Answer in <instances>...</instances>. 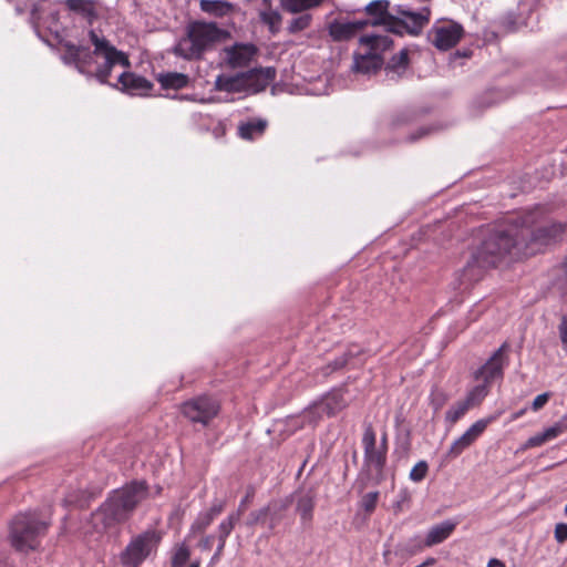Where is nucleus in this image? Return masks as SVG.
I'll use <instances>...</instances> for the list:
<instances>
[{"label":"nucleus","instance_id":"44","mask_svg":"<svg viewBox=\"0 0 567 567\" xmlns=\"http://www.w3.org/2000/svg\"><path fill=\"white\" fill-rule=\"evenodd\" d=\"M550 394L548 392L537 395L532 403V409L538 411L548 402Z\"/></svg>","mask_w":567,"mask_h":567},{"label":"nucleus","instance_id":"19","mask_svg":"<svg viewBox=\"0 0 567 567\" xmlns=\"http://www.w3.org/2000/svg\"><path fill=\"white\" fill-rule=\"evenodd\" d=\"M268 127V121L260 117H254L248 121H241L237 126V135L245 141H255L261 137Z\"/></svg>","mask_w":567,"mask_h":567},{"label":"nucleus","instance_id":"32","mask_svg":"<svg viewBox=\"0 0 567 567\" xmlns=\"http://www.w3.org/2000/svg\"><path fill=\"white\" fill-rule=\"evenodd\" d=\"M472 406L467 403V401L464 399L462 401L456 402L453 404L446 412V420L451 423H455L457 420H460L467 410H470Z\"/></svg>","mask_w":567,"mask_h":567},{"label":"nucleus","instance_id":"20","mask_svg":"<svg viewBox=\"0 0 567 567\" xmlns=\"http://www.w3.org/2000/svg\"><path fill=\"white\" fill-rule=\"evenodd\" d=\"M215 90L227 93L247 92L245 72L235 75L219 74L215 80Z\"/></svg>","mask_w":567,"mask_h":567},{"label":"nucleus","instance_id":"50","mask_svg":"<svg viewBox=\"0 0 567 567\" xmlns=\"http://www.w3.org/2000/svg\"><path fill=\"white\" fill-rule=\"evenodd\" d=\"M435 564V559L430 557L427 558L424 563H422L421 565H419L417 567H429V566H432Z\"/></svg>","mask_w":567,"mask_h":567},{"label":"nucleus","instance_id":"47","mask_svg":"<svg viewBox=\"0 0 567 567\" xmlns=\"http://www.w3.org/2000/svg\"><path fill=\"white\" fill-rule=\"evenodd\" d=\"M214 539H215V536L214 535H205L204 537H202V539L199 540L198 543V547L202 549V550H210L213 545H214Z\"/></svg>","mask_w":567,"mask_h":567},{"label":"nucleus","instance_id":"21","mask_svg":"<svg viewBox=\"0 0 567 567\" xmlns=\"http://www.w3.org/2000/svg\"><path fill=\"white\" fill-rule=\"evenodd\" d=\"M567 415L560 421L554 424L553 426L546 429L543 433L536 434L529 437L526 442V447H535L540 446L545 442L557 437L559 434L567 430Z\"/></svg>","mask_w":567,"mask_h":567},{"label":"nucleus","instance_id":"39","mask_svg":"<svg viewBox=\"0 0 567 567\" xmlns=\"http://www.w3.org/2000/svg\"><path fill=\"white\" fill-rule=\"evenodd\" d=\"M206 28L205 24L197 23L194 25L193 30L189 31L188 35H228L227 33H215L216 31L215 27L213 24L207 25V30H204Z\"/></svg>","mask_w":567,"mask_h":567},{"label":"nucleus","instance_id":"12","mask_svg":"<svg viewBox=\"0 0 567 567\" xmlns=\"http://www.w3.org/2000/svg\"><path fill=\"white\" fill-rule=\"evenodd\" d=\"M507 343H503L487 362L475 372V379H482L485 383L489 384L492 380L501 378L503 375V368L507 361Z\"/></svg>","mask_w":567,"mask_h":567},{"label":"nucleus","instance_id":"33","mask_svg":"<svg viewBox=\"0 0 567 567\" xmlns=\"http://www.w3.org/2000/svg\"><path fill=\"white\" fill-rule=\"evenodd\" d=\"M408 64V50L403 49L399 52V54L392 56V59L389 61L386 65V69L399 73L401 71H404Z\"/></svg>","mask_w":567,"mask_h":567},{"label":"nucleus","instance_id":"48","mask_svg":"<svg viewBox=\"0 0 567 567\" xmlns=\"http://www.w3.org/2000/svg\"><path fill=\"white\" fill-rule=\"evenodd\" d=\"M348 357H349V355H343L342 358L337 359V360L333 362L332 370H338V369L343 368V367L347 364V362H348Z\"/></svg>","mask_w":567,"mask_h":567},{"label":"nucleus","instance_id":"36","mask_svg":"<svg viewBox=\"0 0 567 567\" xmlns=\"http://www.w3.org/2000/svg\"><path fill=\"white\" fill-rule=\"evenodd\" d=\"M429 472V465L425 461L417 462L410 472V480L413 482H421L425 478Z\"/></svg>","mask_w":567,"mask_h":567},{"label":"nucleus","instance_id":"22","mask_svg":"<svg viewBox=\"0 0 567 567\" xmlns=\"http://www.w3.org/2000/svg\"><path fill=\"white\" fill-rule=\"evenodd\" d=\"M456 524L451 520H445L439 525L433 526L425 538L424 545L431 547L445 540L455 529Z\"/></svg>","mask_w":567,"mask_h":567},{"label":"nucleus","instance_id":"55","mask_svg":"<svg viewBox=\"0 0 567 567\" xmlns=\"http://www.w3.org/2000/svg\"><path fill=\"white\" fill-rule=\"evenodd\" d=\"M563 267L567 270V256H566V259L563 262Z\"/></svg>","mask_w":567,"mask_h":567},{"label":"nucleus","instance_id":"14","mask_svg":"<svg viewBox=\"0 0 567 567\" xmlns=\"http://www.w3.org/2000/svg\"><path fill=\"white\" fill-rule=\"evenodd\" d=\"M276 69L272 66L255 68L246 71V91L250 93H259L265 91L276 79Z\"/></svg>","mask_w":567,"mask_h":567},{"label":"nucleus","instance_id":"5","mask_svg":"<svg viewBox=\"0 0 567 567\" xmlns=\"http://www.w3.org/2000/svg\"><path fill=\"white\" fill-rule=\"evenodd\" d=\"M49 522L39 517L34 512L16 515L9 525V540L17 551L35 550L41 539L47 535Z\"/></svg>","mask_w":567,"mask_h":567},{"label":"nucleus","instance_id":"4","mask_svg":"<svg viewBox=\"0 0 567 567\" xmlns=\"http://www.w3.org/2000/svg\"><path fill=\"white\" fill-rule=\"evenodd\" d=\"M514 220L525 254H534L560 243L567 230V223L549 219L548 210L542 205H536Z\"/></svg>","mask_w":567,"mask_h":567},{"label":"nucleus","instance_id":"56","mask_svg":"<svg viewBox=\"0 0 567 567\" xmlns=\"http://www.w3.org/2000/svg\"><path fill=\"white\" fill-rule=\"evenodd\" d=\"M565 514L567 515V505L565 506Z\"/></svg>","mask_w":567,"mask_h":567},{"label":"nucleus","instance_id":"23","mask_svg":"<svg viewBox=\"0 0 567 567\" xmlns=\"http://www.w3.org/2000/svg\"><path fill=\"white\" fill-rule=\"evenodd\" d=\"M157 81L164 90H181L188 85L189 78L184 73L167 72L158 74Z\"/></svg>","mask_w":567,"mask_h":567},{"label":"nucleus","instance_id":"51","mask_svg":"<svg viewBox=\"0 0 567 567\" xmlns=\"http://www.w3.org/2000/svg\"><path fill=\"white\" fill-rule=\"evenodd\" d=\"M456 55H457V56H465V58H467V56H471V55H472V52H471V51H468V50H465V51H463V52L457 51V52H456Z\"/></svg>","mask_w":567,"mask_h":567},{"label":"nucleus","instance_id":"16","mask_svg":"<svg viewBox=\"0 0 567 567\" xmlns=\"http://www.w3.org/2000/svg\"><path fill=\"white\" fill-rule=\"evenodd\" d=\"M227 63L231 68H244L257 55L258 49L251 43H236L225 50Z\"/></svg>","mask_w":567,"mask_h":567},{"label":"nucleus","instance_id":"35","mask_svg":"<svg viewBox=\"0 0 567 567\" xmlns=\"http://www.w3.org/2000/svg\"><path fill=\"white\" fill-rule=\"evenodd\" d=\"M310 22H311V16L308 13L301 14L299 17H295L289 22L288 31L291 33L301 32L310 25Z\"/></svg>","mask_w":567,"mask_h":567},{"label":"nucleus","instance_id":"10","mask_svg":"<svg viewBox=\"0 0 567 567\" xmlns=\"http://www.w3.org/2000/svg\"><path fill=\"white\" fill-rule=\"evenodd\" d=\"M429 17L430 11L426 9L422 12L403 11L400 18H392L389 32L402 34L405 31L416 35L429 23Z\"/></svg>","mask_w":567,"mask_h":567},{"label":"nucleus","instance_id":"54","mask_svg":"<svg viewBox=\"0 0 567 567\" xmlns=\"http://www.w3.org/2000/svg\"><path fill=\"white\" fill-rule=\"evenodd\" d=\"M523 413H524V410H522V411L517 412V413L514 415V417L516 419V417L520 416Z\"/></svg>","mask_w":567,"mask_h":567},{"label":"nucleus","instance_id":"42","mask_svg":"<svg viewBox=\"0 0 567 567\" xmlns=\"http://www.w3.org/2000/svg\"><path fill=\"white\" fill-rule=\"evenodd\" d=\"M558 331L563 348L567 352V313L561 317Z\"/></svg>","mask_w":567,"mask_h":567},{"label":"nucleus","instance_id":"11","mask_svg":"<svg viewBox=\"0 0 567 567\" xmlns=\"http://www.w3.org/2000/svg\"><path fill=\"white\" fill-rule=\"evenodd\" d=\"M389 1L388 0H375L370 2L365 7V20L357 19V32L363 30L367 25H384L385 30L389 31L390 21L392 16L388 13Z\"/></svg>","mask_w":567,"mask_h":567},{"label":"nucleus","instance_id":"45","mask_svg":"<svg viewBox=\"0 0 567 567\" xmlns=\"http://www.w3.org/2000/svg\"><path fill=\"white\" fill-rule=\"evenodd\" d=\"M333 399H334V396L327 398L320 404L315 405L313 409L318 412H326L328 415H331L334 413V410L330 405V401Z\"/></svg>","mask_w":567,"mask_h":567},{"label":"nucleus","instance_id":"40","mask_svg":"<svg viewBox=\"0 0 567 567\" xmlns=\"http://www.w3.org/2000/svg\"><path fill=\"white\" fill-rule=\"evenodd\" d=\"M460 38H434L432 43L441 51L452 49L458 43Z\"/></svg>","mask_w":567,"mask_h":567},{"label":"nucleus","instance_id":"30","mask_svg":"<svg viewBox=\"0 0 567 567\" xmlns=\"http://www.w3.org/2000/svg\"><path fill=\"white\" fill-rule=\"evenodd\" d=\"M239 517H238V514H233L230 513L225 519H223L220 522V524L218 525V540H224L226 542L228 536L231 534V532L234 530L236 524L239 522Z\"/></svg>","mask_w":567,"mask_h":567},{"label":"nucleus","instance_id":"31","mask_svg":"<svg viewBox=\"0 0 567 567\" xmlns=\"http://www.w3.org/2000/svg\"><path fill=\"white\" fill-rule=\"evenodd\" d=\"M488 383H485L483 381V383L481 384H477L476 386H474L468 393L467 395L465 396V400L467 401V403L474 408V406H477L482 403V401L485 399V396L488 394Z\"/></svg>","mask_w":567,"mask_h":567},{"label":"nucleus","instance_id":"9","mask_svg":"<svg viewBox=\"0 0 567 567\" xmlns=\"http://www.w3.org/2000/svg\"><path fill=\"white\" fill-rule=\"evenodd\" d=\"M381 39L359 38L358 45L360 49H364V52L357 54V73L371 75L381 70L383 58L377 52Z\"/></svg>","mask_w":567,"mask_h":567},{"label":"nucleus","instance_id":"29","mask_svg":"<svg viewBox=\"0 0 567 567\" xmlns=\"http://www.w3.org/2000/svg\"><path fill=\"white\" fill-rule=\"evenodd\" d=\"M313 508L315 502L310 494H306L298 499L297 512L303 522H310L312 519Z\"/></svg>","mask_w":567,"mask_h":567},{"label":"nucleus","instance_id":"38","mask_svg":"<svg viewBox=\"0 0 567 567\" xmlns=\"http://www.w3.org/2000/svg\"><path fill=\"white\" fill-rule=\"evenodd\" d=\"M269 514V507H264L258 511H254L249 514V517L247 519L248 526H255L257 524L264 523L266 520V517Z\"/></svg>","mask_w":567,"mask_h":567},{"label":"nucleus","instance_id":"8","mask_svg":"<svg viewBox=\"0 0 567 567\" xmlns=\"http://www.w3.org/2000/svg\"><path fill=\"white\" fill-rule=\"evenodd\" d=\"M362 445L364 450V463L368 467H374L378 474H380L385 465L386 461V436H382L381 442L377 444L375 433L372 426L369 424L365 426Z\"/></svg>","mask_w":567,"mask_h":567},{"label":"nucleus","instance_id":"15","mask_svg":"<svg viewBox=\"0 0 567 567\" xmlns=\"http://www.w3.org/2000/svg\"><path fill=\"white\" fill-rule=\"evenodd\" d=\"M217 38H181L175 45V53L187 60L199 59L209 42Z\"/></svg>","mask_w":567,"mask_h":567},{"label":"nucleus","instance_id":"13","mask_svg":"<svg viewBox=\"0 0 567 567\" xmlns=\"http://www.w3.org/2000/svg\"><path fill=\"white\" fill-rule=\"evenodd\" d=\"M492 421H494V416L476 421L461 437L453 442L447 452V456L451 458L458 456L475 442Z\"/></svg>","mask_w":567,"mask_h":567},{"label":"nucleus","instance_id":"49","mask_svg":"<svg viewBox=\"0 0 567 567\" xmlns=\"http://www.w3.org/2000/svg\"><path fill=\"white\" fill-rule=\"evenodd\" d=\"M487 567H505L504 563L496 559V558H492L488 564H487Z\"/></svg>","mask_w":567,"mask_h":567},{"label":"nucleus","instance_id":"52","mask_svg":"<svg viewBox=\"0 0 567 567\" xmlns=\"http://www.w3.org/2000/svg\"><path fill=\"white\" fill-rule=\"evenodd\" d=\"M427 133H429V130H426V128H422V130H420V131H419V135H417V137H421V136H423V135H426Z\"/></svg>","mask_w":567,"mask_h":567},{"label":"nucleus","instance_id":"26","mask_svg":"<svg viewBox=\"0 0 567 567\" xmlns=\"http://www.w3.org/2000/svg\"><path fill=\"white\" fill-rule=\"evenodd\" d=\"M259 22L267 28L269 33L280 32L281 16L272 9L261 11L259 13Z\"/></svg>","mask_w":567,"mask_h":567},{"label":"nucleus","instance_id":"17","mask_svg":"<svg viewBox=\"0 0 567 567\" xmlns=\"http://www.w3.org/2000/svg\"><path fill=\"white\" fill-rule=\"evenodd\" d=\"M226 507V502L223 499H217L213 502L212 506L200 512L195 520L192 523L188 537L196 535V534H203L205 530L212 525L214 519L220 515Z\"/></svg>","mask_w":567,"mask_h":567},{"label":"nucleus","instance_id":"28","mask_svg":"<svg viewBox=\"0 0 567 567\" xmlns=\"http://www.w3.org/2000/svg\"><path fill=\"white\" fill-rule=\"evenodd\" d=\"M322 0H281L284 9L290 12H300L318 7Z\"/></svg>","mask_w":567,"mask_h":567},{"label":"nucleus","instance_id":"34","mask_svg":"<svg viewBox=\"0 0 567 567\" xmlns=\"http://www.w3.org/2000/svg\"><path fill=\"white\" fill-rule=\"evenodd\" d=\"M189 557L190 550L185 544L177 546L172 556V567H184L185 564L188 561Z\"/></svg>","mask_w":567,"mask_h":567},{"label":"nucleus","instance_id":"46","mask_svg":"<svg viewBox=\"0 0 567 567\" xmlns=\"http://www.w3.org/2000/svg\"><path fill=\"white\" fill-rule=\"evenodd\" d=\"M225 546H226V542L218 540V545H217L216 551L213 555V557L210 558L209 567L216 565L220 560V558L223 556V553H224V549H225Z\"/></svg>","mask_w":567,"mask_h":567},{"label":"nucleus","instance_id":"41","mask_svg":"<svg viewBox=\"0 0 567 567\" xmlns=\"http://www.w3.org/2000/svg\"><path fill=\"white\" fill-rule=\"evenodd\" d=\"M254 497H255V488L250 486V487H248L245 497L240 501L237 511L234 512L233 514H238V517L240 518V516L247 511V508H248L249 504L252 502Z\"/></svg>","mask_w":567,"mask_h":567},{"label":"nucleus","instance_id":"24","mask_svg":"<svg viewBox=\"0 0 567 567\" xmlns=\"http://www.w3.org/2000/svg\"><path fill=\"white\" fill-rule=\"evenodd\" d=\"M199 8L205 13L214 17L229 16L235 10L230 2L221 0H200Z\"/></svg>","mask_w":567,"mask_h":567},{"label":"nucleus","instance_id":"3","mask_svg":"<svg viewBox=\"0 0 567 567\" xmlns=\"http://www.w3.org/2000/svg\"><path fill=\"white\" fill-rule=\"evenodd\" d=\"M150 489L145 481H132L115 489L106 501L91 515V524L97 533H104L125 523L136 507L148 497Z\"/></svg>","mask_w":567,"mask_h":567},{"label":"nucleus","instance_id":"18","mask_svg":"<svg viewBox=\"0 0 567 567\" xmlns=\"http://www.w3.org/2000/svg\"><path fill=\"white\" fill-rule=\"evenodd\" d=\"M121 90L130 94H143L152 90L153 84L133 72H123L118 76Z\"/></svg>","mask_w":567,"mask_h":567},{"label":"nucleus","instance_id":"27","mask_svg":"<svg viewBox=\"0 0 567 567\" xmlns=\"http://www.w3.org/2000/svg\"><path fill=\"white\" fill-rule=\"evenodd\" d=\"M434 35H462L463 27L454 21L445 20L436 23L433 28Z\"/></svg>","mask_w":567,"mask_h":567},{"label":"nucleus","instance_id":"1","mask_svg":"<svg viewBox=\"0 0 567 567\" xmlns=\"http://www.w3.org/2000/svg\"><path fill=\"white\" fill-rule=\"evenodd\" d=\"M51 48L61 53L65 63H75L81 73L94 75L101 83H107L115 65L130 68L128 56L110 44L106 38H91L94 45L73 44L65 38H42Z\"/></svg>","mask_w":567,"mask_h":567},{"label":"nucleus","instance_id":"7","mask_svg":"<svg viewBox=\"0 0 567 567\" xmlns=\"http://www.w3.org/2000/svg\"><path fill=\"white\" fill-rule=\"evenodd\" d=\"M179 411L189 422L207 426L218 415L220 404L214 396L204 394L183 402Z\"/></svg>","mask_w":567,"mask_h":567},{"label":"nucleus","instance_id":"6","mask_svg":"<svg viewBox=\"0 0 567 567\" xmlns=\"http://www.w3.org/2000/svg\"><path fill=\"white\" fill-rule=\"evenodd\" d=\"M163 534L155 528H148L133 535L118 554L122 567H141L144 561L157 551Z\"/></svg>","mask_w":567,"mask_h":567},{"label":"nucleus","instance_id":"53","mask_svg":"<svg viewBox=\"0 0 567 567\" xmlns=\"http://www.w3.org/2000/svg\"><path fill=\"white\" fill-rule=\"evenodd\" d=\"M188 567H200V561L195 560V561L190 563V565Z\"/></svg>","mask_w":567,"mask_h":567},{"label":"nucleus","instance_id":"25","mask_svg":"<svg viewBox=\"0 0 567 567\" xmlns=\"http://www.w3.org/2000/svg\"><path fill=\"white\" fill-rule=\"evenodd\" d=\"M65 7L86 19L96 16V1L95 0H65Z\"/></svg>","mask_w":567,"mask_h":567},{"label":"nucleus","instance_id":"43","mask_svg":"<svg viewBox=\"0 0 567 567\" xmlns=\"http://www.w3.org/2000/svg\"><path fill=\"white\" fill-rule=\"evenodd\" d=\"M555 538L559 544L567 540V524L559 523L555 526Z\"/></svg>","mask_w":567,"mask_h":567},{"label":"nucleus","instance_id":"2","mask_svg":"<svg viewBox=\"0 0 567 567\" xmlns=\"http://www.w3.org/2000/svg\"><path fill=\"white\" fill-rule=\"evenodd\" d=\"M514 250L524 251L517 225L513 219L506 227L491 230L473 249L470 259L460 271V284L470 286L477 282L488 269L499 265Z\"/></svg>","mask_w":567,"mask_h":567},{"label":"nucleus","instance_id":"37","mask_svg":"<svg viewBox=\"0 0 567 567\" xmlns=\"http://www.w3.org/2000/svg\"><path fill=\"white\" fill-rule=\"evenodd\" d=\"M378 498H379V492H370L368 494H365L362 499H361V508L367 513V514H371L374 509H375V506H377V503H378Z\"/></svg>","mask_w":567,"mask_h":567}]
</instances>
